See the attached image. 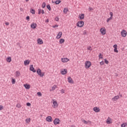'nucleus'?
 <instances>
[{"mask_svg": "<svg viewBox=\"0 0 127 127\" xmlns=\"http://www.w3.org/2000/svg\"><path fill=\"white\" fill-rule=\"evenodd\" d=\"M37 73L40 77H43L45 75V72H43L40 68H38L37 70Z\"/></svg>", "mask_w": 127, "mask_h": 127, "instance_id": "obj_1", "label": "nucleus"}, {"mask_svg": "<svg viewBox=\"0 0 127 127\" xmlns=\"http://www.w3.org/2000/svg\"><path fill=\"white\" fill-rule=\"evenodd\" d=\"M77 27H83L84 26V22L83 21H79L76 23Z\"/></svg>", "mask_w": 127, "mask_h": 127, "instance_id": "obj_2", "label": "nucleus"}, {"mask_svg": "<svg viewBox=\"0 0 127 127\" xmlns=\"http://www.w3.org/2000/svg\"><path fill=\"white\" fill-rule=\"evenodd\" d=\"M91 65H92V64L91 63V62L88 61H86L85 64L86 69H89V68L91 67Z\"/></svg>", "mask_w": 127, "mask_h": 127, "instance_id": "obj_3", "label": "nucleus"}, {"mask_svg": "<svg viewBox=\"0 0 127 127\" xmlns=\"http://www.w3.org/2000/svg\"><path fill=\"white\" fill-rule=\"evenodd\" d=\"M106 31H107V30L105 28H101L100 29V32L102 35H105V34H106Z\"/></svg>", "mask_w": 127, "mask_h": 127, "instance_id": "obj_4", "label": "nucleus"}, {"mask_svg": "<svg viewBox=\"0 0 127 127\" xmlns=\"http://www.w3.org/2000/svg\"><path fill=\"white\" fill-rule=\"evenodd\" d=\"M127 32L126 30H123L121 32V35L122 37H126L127 36Z\"/></svg>", "mask_w": 127, "mask_h": 127, "instance_id": "obj_5", "label": "nucleus"}, {"mask_svg": "<svg viewBox=\"0 0 127 127\" xmlns=\"http://www.w3.org/2000/svg\"><path fill=\"white\" fill-rule=\"evenodd\" d=\"M60 120L58 118H56L54 121V125H59V124H60Z\"/></svg>", "mask_w": 127, "mask_h": 127, "instance_id": "obj_6", "label": "nucleus"}, {"mask_svg": "<svg viewBox=\"0 0 127 127\" xmlns=\"http://www.w3.org/2000/svg\"><path fill=\"white\" fill-rule=\"evenodd\" d=\"M53 108H58V103H57V101H55L54 99L53 100Z\"/></svg>", "mask_w": 127, "mask_h": 127, "instance_id": "obj_7", "label": "nucleus"}, {"mask_svg": "<svg viewBox=\"0 0 127 127\" xmlns=\"http://www.w3.org/2000/svg\"><path fill=\"white\" fill-rule=\"evenodd\" d=\"M68 82L70 84H74V81L73 80V79L71 78V77L68 76L67 78Z\"/></svg>", "mask_w": 127, "mask_h": 127, "instance_id": "obj_8", "label": "nucleus"}, {"mask_svg": "<svg viewBox=\"0 0 127 127\" xmlns=\"http://www.w3.org/2000/svg\"><path fill=\"white\" fill-rule=\"evenodd\" d=\"M36 27H37V24L36 23H32L31 24V28H33V29H35V28H36Z\"/></svg>", "mask_w": 127, "mask_h": 127, "instance_id": "obj_9", "label": "nucleus"}, {"mask_svg": "<svg viewBox=\"0 0 127 127\" xmlns=\"http://www.w3.org/2000/svg\"><path fill=\"white\" fill-rule=\"evenodd\" d=\"M30 71H32V72H33V73H35L36 72V70H35V69H34V67H33V64L30 65Z\"/></svg>", "mask_w": 127, "mask_h": 127, "instance_id": "obj_10", "label": "nucleus"}, {"mask_svg": "<svg viewBox=\"0 0 127 127\" xmlns=\"http://www.w3.org/2000/svg\"><path fill=\"white\" fill-rule=\"evenodd\" d=\"M46 120L47 121V122L50 123V122H52V117H51V116H48L46 118Z\"/></svg>", "mask_w": 127, "mask_h": 127, "instance_id": "obj_11", "label": "nucleus"}, {"mask_svg": "<svg viewBox=\"0 0 127 127\" xmlns=\"http://www.w3.org/2000/svg\"><path fill=\"white\" fill-rule=\"evenodd\" d=\"M30 63V61L28 60H25L24 62V64L25 65V66H27V65H29Z\"/></svg>", "mask_w": 127, "mask_h": 127, "instance_id": "obj_12", "label": "nucleus"}, {"mask_svg": "<svg viewBox=\"0 0 127 127\" xmlns=\"http://www.w3.org/2000/svg\"><path fill=\"white\" fill-rule=\"evenodd\" d=\"M62 36V32H59L56 37L57 39H60V38H61Z\"/></svg>", "mask_w": 127, "mask_h": 127, "instance_id": "obj_13", "label": "nucleus"}, {"mask_svg": "<svg viewBox=\"0 0 127 127\" xmlns=\"http://www.w3.org/2000/svg\"><path fill=\"white\" fill-rule=\"evenodd\" d=\"M69 61V59L66 58H62V62H63V63H66V62H68Z\"/></svg>", "mask_w": 127, "mask_h": 127, "instance_id": "obj_14", "label": "nucleus"}, {"mask_svg": "<svg viewBox=\"0 0 127 127\" xmlns=\"http://www.w3.org/2000/svg\"><path fill=\"white\" fill-rule=\"evenodd\" d=\"M62 75H66L67 74V69H64L61 71Z\"/></svg>", "mask_w": 127, "mask_h": 127, "instance_id": "obj_15", "label": "nucleus"}, {"mask_svg": "<svg viewBox=\"0 0 127 127\" xmlns=\"http://www.w3.org/2000/svg\"><path fill=\"white\" fill-rule=\"evenodd\" d=\"M79 18L81 20H82V19H84V18H85V14L84 13L81 14L79 15Z\"/></svg>", "mask_w": 127, "mask_h": 127, "instance_id": "obj_16", "label": "nucleus"}, {"mask_svg": "<svg viewBox=\"0 0 127 127\" xmlns=\"http://www.w3.org/2000/svg\"><path fill=\"white\" fill-rule=\"evenodd\" d=\"M24 86L25 87V89L27 90H29L30 89V85L28 84H24Z\"/></svg>", "mask_w": 127, "mask_h": 127, "instance_id": "obj_17", "label": "nucleus"}, {"mask_svg": "<svg viewBox=\"0 0 127 127\" xmlns=\"http://www.w3.org/2000/svg\"><path fill=\"white\" fill-rule=\"evenodd\" d=\"M93 111L95 112V113H99L100 112V108L96 107L93 108Z\"/></svg>", "mask_w": 127, "mask_h": 127, "instance_id": "obj_18", "label": "nucleus"}, {"mask_svg": "<svg viewBox=\"0 0 127 127\" xmlns=\"http://www.w3.org/2000/svg\"><path fill=\"white\" fill-rule=\"evenodd\" d=\"M106 123L108 125H110L112 124V119H110V117H108V119L107 120Z\"/></svg>", "mask_w": 127, "mask_h": 127, "instance_id": "obj_19", "label": "nucleus"}, {"mask_svg": "<svg viewBox=\"0 0 127 127\" xmlns=\"http://www.w3.org/2000/svg\"><path fill=\"white\" fill-rule=\"evenodd\" d=\"M38 44H43V41L42 39L39 38L37 40Z\"/></svg>", "mask_w": 127, "mask_h": 127, "instance_id": "obj_20", "label": "nucleus"}, {"mask_svg": "<svg viewBox=\"0 0 127 127\" xmlns=\"http://www.w3.org/2000/svg\"><path fill=\"white\" fill-rule=\"evenodd\" d=\"M118 99H120V96L119 95L115 96L112 98L113 101H117Z\"/></svg>", "mask_w": 127, "mask_h": 127, "instance_id": "obj_21", "label": "nucleus"}, {"mask_svg": "<svg viewBox=\"0 0 127 127\" xmlns=\"http://www.w3.org/2000/svg\"><path fill=\"white\" fill-rule=\"evenodd\" d=\"M6 62H8V63H10V62H11V57H8L6 58Z\"/></svg>", "mask_w": 127, "mask_h": 127, "instance_id": "obj_22", "label": "nucleus"}, {"mask_svg": "<svg viewBox=\"0 0 127 127\" xmlns=\"http://www.w3.org/2000/svg\"><path fill=\"white\" fill-rule=\"evenodd\" d=\"M15 76L16 77H19L20 76V72H19L18 71H16L15 72Z\"/></svg>", "mask_w": 127, "mask_h": 127, "instance_id": "obj_23", "label": "nucleus"}, {"mask_svg": "<svg viewBox=\"0 0 127 127\" xmlns=\"http://www.w3.org/2000/svg\"><path fill=\"white\" fill-rule=\"evenodd\" d=\"M30 12L31 13H32V14H35V10H34V9L31 8Z\"/></svg>", "mask_w": 127, "mask_h": 127, "instance_id": "obj_24", "label": "nucleus"}, {"mask_svg": "<svg viewBox=\"0 0 127 127\" xmlns=\"http://www.w3.org/2000/svg\"><path fill=\"white\" fill-rule=\"evenodd\" d=\"M64 42H65V40L64 39H60V44H63V43H64Z\"/></svg>", "mask_w": 127, "mask_h": 127, "instance_id": "obj_25", "label": "nucleus"}, {"mask_svg": "<svg viewBox=\"0 0 127 127\" xmlns=\"http://www.w3.org/2000/svg\"><path fill=\"white\" fill-rule=\"evenodd\" d=\"M61 0H57L55 1V3L56 4H59V3H61Z\"/></svg>", "mask_w": 127, "mask_h": 127, "instance_id": "obj_26", "label": "nucleus"}, {"mask_svg": "<svg viewBox=\"0 0 127 127\" xmlns=\"http://www.w3.org/2000/svg\"><path fill=\"white\" fill-rule=\"evenodd\" d=\"M47 8L50 11L51 10V6L50 4L47 5Z\"/></svg>", "mask_w": 127, "mask_h": 127, "instance_id": "obj_27", "label": "nucleus"}, {"mask_svg": "<svg viewBox=\"0 0 127 127\" xmlns=\"http://www.w3.org/2000/svg\"><path fill=\"white\" fill-rule=\"evenodd\" d=\"M56 89V85H54L53 87H52V88L50 89V91H54Z\"/></svg>", "mask_w": 127, "mask_h": 127, "instance_id": "obj_28", "label": "nucleus"}, {"mask_svg": "<svg viewBox=\"0 0 127 127\" xmlns=\"http://www.w3.org/2000/svg\"><path fill=\"white\" fill-rule=\"evenodd\" d=\"M26 124H29L30 123V118H28L26 119Z\"/></svg>", "mask_w": 127, "mask_h": 127, "instance_id": "obj_29", "label": "nucleus"}, {"mask_svg": "<svg viewBox=\"0 0 127 127\" xmlns=\"http://www.w3.org/2000/svg\"><path fill=\"white\" fill-rule=\"evenodd\" d=\"M69 10L67 8H64V13L65 14L67 13V12Z\"/></svg>", "mask_w": 127, "mask_h": 127, "instance_id": "obj_30", "label": "nucleus"}, {"mask_svg": "<svg viewBox=\"0 0 127 127\" xmlns=\"http://www.w3.org/2000/svg\"><path fill=\"white\" fill-rule=\"evenodd\" d=\"M42 6L43 8H45V7L46 6V3H45V2H43Z\"/></svg>", "mask_w": 127, "mask_h": 127, "instance_id": "obj_31", "label": "nucleus"}, {"mask_svg": "<svg viewBox=\"0 0 127 127\" xmlns=\"http://www.w3.org/2000/svg\"><path fill=\"white\" fill-rule=\"evenodd\" d=\"M37 95L39 96V97H41V96H42V93L40 92H37Z\"/></svg>", "mask_w": 127, "mask_h": 127, "instance_id": "obj_32", "label": "nucleus"}, {"mask_svg": "<svg viewBox=\"0 0 127 127\" xmlns=\"http://www.w3.org/2000/svg\"><path fill=\"white\" fill-rule=\"evenodd\" d=\"M127 126V123H123L121 125V127H126Z\"/></svg>", "mask_w": 127, "mask_h": 127, "instance_id": "obj_33", "label": "nucleus"}, {"mask_svg": "<svg viewBox=\"0 0 127 127\" xmlns=\"http://www.w3.org/2000/svg\"><path fill=\"white\" fill-rule=\"evenodd\" d=\"M99 59H103V55H102V54H99Z\"/></svg>", "mask_w": 127, "mask_h": 127, "instance_id": "obj_34", "label": "nucleus"}, {"mask_svg": "<svg viewBox=\"0 0 127 127\" xmlns=\"http://www.w3.org/2000/svg\"><path fill=\"white\" fill-rule=\"evenodd\" d=\"M42 9L41 8L38 9V14H41L42 12Z\"/></svg>", "mask_w": 127, "mask_h": 127, "instance_id": "obj_35", "label": "nucleus"}, {"mask_svg": "<svg viewBox=\"0 0 127 127\" xmlns=\"http://www.w3.org/2000/svg\"><path fill=\"white\" fill-rule=\"evenodd\" d=\"M111 19H113V18L112 17L108 18L107 20V22H109V21H110V20H111Z\"/></svg>", "mask_w": 127, "mask_h": 127, "instance_id": "obj_36", "label": "nucleus"}, {"mask_svg": "<svg viewBox=\"0 0 127 127\" xmlns=\"http://www.w3.org/2000/svg\"><path fill=\"white\" fill-rule=\"evenodd\" d=\"M82 122L84 123L85 124V125H87L88 124V122H87L86 120H82Z\"/></svg>", "mask_w": 127, "mask_h": 127, "instance_id": "obj_37", "label": "nucleus"}, {"mask_svg": "<svg viewBox=\"0 0 127 127\" xmlns=\"http://www.w3.org/2000/svg\"><path fill=\"white\" fill-rule=\"evenodd\" d=\"M26 19L27 20H28V21H29L30 19V17L29 16H27L26 17Z\"/></svg>", "mask_w": 127, "mask_h": 127, "instance_id": "obj_38", "label": "nucleus"}, {"mask_svg": "<svg viewBox=\"0 0 127 127\" xmlns=\"http://www.w3.org/2000/svg\"><path fill=\"white\" fill-rule=\"evenodd\" d=\"M104 61L106 64H109V61H107L106 59H104Z\"/></svg>", "mask_w": 127, "mask_h": 127, "instance_id": "obj_39", "label": "nucleus"}, {"mask_svg": "<svg viewBox=\"0 0 127 127\" xmlns=\"http://www.w3.org/2000/svg\"><path fill=\"white\" fill-rule=\"evenodd\" d=\"M12 84H15V79L14 78L12 79Z\"/></svg>", "mask_w": 127, "mask_h": 127, "instance_id": "obj_40", "label": "nucleus"}, {"mask_svg": "<svg viewBox=\"0 0 127 127\" xmlns=\"http://www.w3.org/2000/svg\"><path fill=\"white\" fill-rule=\"evenodd\" d=\"M114 49H118V45L115 44L113 46Z\"/></svg>", "mask_w": 127, "mask_h": 127, "instance_id": "obj_41", "label": "nucleus"}, {"mask_svg": "<svg viewBox=\"0 0 127 127\" xmlns=\"http://www.w3.org/2000/svg\"><path fill=\"white\" fill-rule=\"evenodd\" d=\"M16 107H17V108H18L19 109V108H21V105H20V104H17L16 105Z\"/></svg>", "mask_w": 127, "mask_h": 127, "instance_id": "obj_42", "label": "nucleus"}, {"mask_svg": "<svg viewBox=\"0 0 127 127\" xmlns=\"http://www.w3.org/2000/svg\"><path fill=\"white\" fill-rule=\"evenodd\" d=\"M114 52H116V53H119V51H118V49H114Z\"/></svg>", "mask_w": 127, "mask_h": 127, "instance_id": "obj_43", "label": "nucleus"}, {"mask_svg": "<svg viewBox=\"0 0 127 127\" xmlns=\"http://www.w3.org/2000/svg\"><path fill=\"white\" fill-rule=\"evenodd\" d=\"M26 106H27L28 107H30V106H31V104L30 103L27 102L26 103Z\"/></svg>", "mask_w": 127, "mask_h": 127, "instance_id": "obj_44", "label": "nucleus"}, {"mask_svg": "<svg viewBox=\"0 0 127 127\" xmlns=\"http://www.w3.org/2000/svg\"><path fill=\"white\" fill-rule=\"evenodd\" d=\"M110 17H112V18H113V15H114V14L113 13V12H110Z\"/></svg>", "mask_w": 127, "mask_h": 127, "instance_id": "obj_45", "label": "nucleus"}, {"mask_svg": "<svg viewBox=\"0 0 127 127\" xmlns=\"http://www.w3.org/2000/svg\"><path fill=\"white\" fill-rule=\"evenodd\" d=\"M105 64V63H104V61H102L100 63V64L102 66V65H104Z\"/></svg>", "mask_w": 127, "mask_h": 127, "instance_id": "obj_46", "label": "nucleus"}, {"mask_svg": "<svg viewBox=\"0 0 127 127\" xmlns=\"http://www.w3.org/2000/svg\"><path fill=\"white\" fill-rule=\"evenodd\" d=\"M55 20H56V21H59V18L58 16H57L55 18Z\"/></svg>", "mask_w": 127, "mask_h": 127, "instance_id": "obj_47", "label": "nucleus"}, {"mask_svg": "<svg viewBox=\"0 0 127 127\" xmlns=\"http://www.w3.org/2000/svg\"><path fill=\"white\" fill-rule=\"evenodd\" d=\"M87 50H90V51H92L91 47L89 46L87 48Z\"/></svg>", "mask_w": 127, "mask_h": 127, "instance_id": "obj_48", "label": "nucleus"}, {"mask_svg": "<svg viewBox=\"0 0 127 127\" xmlns=\"http://www.w3.org/2000/svg\"><path fill=\"white\" fill-rule=\"evenodd\" d=\"M88 10H89V11H91V10H94V9H93V8H91V7H89L88 8Z\"/></svg>", "mask_w": 127, "mask_h": 127, "instance_id": "obj_49", "label": "nucleus"}, {"mask_svg": "<svg viewBox=\"0 0 127 127\" xmlns=\"http://www.w3.org/2000/svg\"><path fill=\"white\" fill-rule=\"evenodd\" d=\"M2 109H3V106H2V105H0V111H1Z\"/></svg>", "mask_w": 127, "mask_h": 127, "instance_id": "obj_50", "label": "nucleus"}, {"mask_svg": "<svg viewBox=\"0 0 127 127\" xmlns=\"http://www.w3.org/2000/svg\"><path fill=\"white\" fill-rule=\"evenodd\" d=\"M53 28H56V27H58V25H55L53 26Z\"/></svg>", "mask_w": 127, "mask_h": 127, "instance_id": "obj_51", "label": "nucleus"}, {"mask_svg": "<svg viewBox=\"0 0 127 127\" xmlns=\"http://www.w3.org/2000/svg\"><path fill=\"white\" fill-rule=\"evenodd\" d=\"M5 24L6 25H9V22H6L5 23Z\"/></svg>", "mask_w": 127, "mask_h": 127, "instance_id": "obj_52", "label": "nucleus"}, {"mask_svg": "<svg viewBox=\"0 0 127 127\" xmlns=\"http://www.w3.org/2000/svg\"><path fill=\"white\" fill-rule=\"evenodd\" d=\"M41 13H42V14H44V13H45L44 10H43V9L42 10Z\"/></svg>", "mask_w": 127, "mask_h": 127, "instance_id": "obj_53", "label": "nucleus"}, {"mask_svg": "<svg viewBox=\"0 0 127 127\" xmlns=\"http://www.w3.org/2000/svg\"><path fill=\"white\" fill-rule=\"evenodd\" d=\"M86 31H84V32H83V35H86Z\"/></svg>", "mask_w": 127, "mask_h": 127, "instance_id": "obj_54", "label": "nucleus"}, {"mask_svg": "<svg viewBox=\"0 0 127 127\" xmlns=\"http://www.w3.org/2000/svg\"><path fill=\"white\" fill-rule=\"evenodd\" d=\"M45 22H49V19H47L46 21Z\"/></svg>", "mask_w": 127, "mask_h": 127, "instance_id": "obj_55", "label": "nucleus"}, {"mask_svg": "<svg viewBox=\"0 0 127 127\" xmlns=\"http://www.w3.org/2000/svg\"><path fill=\"white\" fill-rule=\"evenodd\" d=\"M61 93H62V94L64 93V90L62 89V90H61Z\"/></svg>", "mask_w": 127, "mask_h": 127, "instance_id": "obj_56", "label": "nucleus"}, {"mask_svg": "<svg viewBox=\"0 0 127 127\" xmlns=\"http://www.w3.org/2000/svg\"><path fill=\"white\" fill-rule=\"evenodd\" d=\"M88 123H89L90 124H91V121H88Z\"/></svg>", "mask_w": 127, "mask_h": 127, "instance_id": "obj_57", "label": "nucleus"}, {"mask_svg": "<svg viewBox=\"0 0 127 127\" xmlns=\"http://www.w3.org/2000/svg\"><path fill=\"white\" fill-rule=\"evenodd\" d=\"M29 0H25V1H28Z\"/></svg>", "mask_w": 127, "mask_h": 127, "instance_id": "obj_58", "label": "nucleus"}, {"mask_svg": "<svg viewBox=\"0 0 127 127\" xmlns=\"http://www.w3.org/2000/svg\"><path fill=\"white\" fill-rule=\"evenodd\" d=\"M52 2H53V3H54V2H53V1H52Z\"/></svg>", "mask_w": 127, "mask_h": 127, "instance_id": "obj_59", "label": "nucleus"}]
</instances>
